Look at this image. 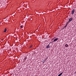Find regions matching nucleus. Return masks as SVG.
<instances>
[{
    "mask_svg": "<svg viewBox=\"0 0 76 76\" xmlns=\"http://www.w3.org/2000/svg\"><path fill=\"white\" fill-rule=\"evenodd\" d=\"M53 39H54V38H53V39H51L52 41H53Z\"/></svg>",
    "mask_w": 76,
    "mask_h": 76,
    "instance_id": "nucleus-14",
    "label": "nucleus"
},
{
    "mask_svg": "<svg viewBox=\"0 0 76 76\" xmlns=\"http://www.w3.org/2000/svg\"><path fill=\"white\" fill-rule=\"evenodd\" d=\"M3 39H1V41H3Z\"/></svg>",
    "mask_w": 76,
    "mask_h": 76,
    "instance_id": "nucleus-17",
    "label": "nucleus"
},
{
    "mask_svg": "<svg viewBox=\"0 0 76 76\" xmlns=\"http://www.w3.org/2000/svg\"><path fill=\"white\" fill-rule=\"evenodd\" d=\"M7 31V29L6 28H5L4 30V32H6Z\"/></svg>",
    "mask_w": 76,
    "mask_h": 76,
    "instance_id": "nucleus-6",
    "label": "nucleus"
},
{
    "mask_svg": "<svg viewBox=\"0 0 76 76\" xmlns=\"http://www.w3.org/2000/svg\"><path fill=\"white\" fill-rule=\"evenodd\" d=\"M20 27H21V28H23V26H20Z\"/></svg>",
    "mask_w": 76,
    "mask_h": 76,
    "instance_id": "nucleus-13",
    "label": "nucleus"
},
{
    "mask_svg": "<svg viewBox=\"0 0 76 76\" xmlns=\"http://www.w3.org/2000/svg\"><path fill=\"white\" fill-rule=\"evenodd\" d=\"M75 9H74L72 11V15H73L75 13Z\"/></svg>",
    "mask_w": 76,
    "mask_h": 76,
    "instance_id": "nucleus-1",
    "label": "nucleus"
},
{
    "mask_svg": "<svg viewBox=\"0 0 76 76\" xmlns=\"http://www.w3.org/2000/svg\"><path fill=\"white\" fill-rule=\"evenodd\" d=\"M47 58H46V59H45L42 62H43V63H45V61H46V60H47Z\"/></svg>",
    "mask_w": 76,
    "mask_h": 76,
    "instance_id": "nucleus-5",
    "label": "nucleus"
},
{
    "mask_svg": "<svg viewBox=\"0 0 76 76\" xmlns=\"http://www.w3.org/2000/svg\"><path fill=\"white\" fill-rule=\"evenodd\" d=\"M63 29H64V28H63Z\"/></svg>",
    "mask_w": 76,
    "mask_h": 76,
    "instance_id": "nucleus-16",
    "label": "nucleus"
},
{
    "mask_svg": "<svg viewBox=\"0 0 76 76\" xmlns=\"http://www.w3.org/2000/svg\"><path fill=\"white\" fill-rule=\"evenodd\" d=\"M53 42H54L52 41V42H50L49 44V45L50 44H53Z\"/></svg>",
    "mask_w": 76,
    "mask_h": 76,
    "instance_id": "nucleus-7",
    "label": "nucleus"
},
{
    "mask_svg": "<svg viewBox=\"0 0 76 76\" xmlns=\"http://www.w3.org/2000/svg\"><path fill=\"white\" fill-rule=\"evenodd\" d=\"M65 46V47H67L68 46V45L67 44Z\"/></svg>",
    "mask_w": 76,
    "mask_h": 76,
    "instance_id": "nucleus-8",
    "label": "nucleus"
},
{
    "mask_svg": "<svg viewBox=\"0 0 76 76\" xmlns=\"http://www.w3.org/2000/svg\"><path fill=\"white\" fill-rule=\"evenodd\" d=\"M50 44H49L46 47V48H50Z\"/></svg>",
    "mask_w": 76,
    "mask_h": 76,
    "instance_id": "nucleus-3",
    "label": "nucleus"
},
{
    "mask_svg": "<svg viewBox=\"0 0 76 76\" xmlns=\"http://www.w3.org/2000/svg\"><path fill=\"white\" fill-rule=\"evenodd\" d=\"M70 22H69V21H68L67 23H70Z\"/></svg>",
    "mask_w": 76,
    "mask_h": 76,
    "instance_id": "nucleus-12",
    "label": "nucleus"
},
{
    "mask_svg": "<svg viewBox=\"0 0 76 76\" xmlns=\"http://www.w3.org/2000/svg\"><path fill=\"white\" fill-rule=\"evenodd\" d=\"M68 24H69V23H66V25H68Z\"/></svg>",
    "mask_w": 76,
    "mask_h": 76,
    "instance_id": "nucleus-15",
    "label": "nucleus"
},
{
    "mask_svg": "<svg viewBox=\"0 0 76 76\" xmlns=\"http://www.w3.org/2000/svg\"><path fill=\"white\" fill-rule=\"evenodd\" d=\"M73 20V18H71L69 19V21L70 22H72V20Z\"/></svg>",
    "mask_w": 76,
    "mask_h": 76,
    "instance_id": "nucleus-2",
    "label": "nucleus"
},
{
    "mask_svg": "<svg viewBox=\"0 0 76 76\" xmlns=\"http://www.w3.org/2000/svg\"><path fill=\"white\" fill-rule=\"evenodd\" d=\"M67 26V25H66H66L65 26V28H66Z\"/></svg>",
    "mask_w": 76,
    "mask_h": 76,
    "instance_id": "nucleus-11",
    "label": "nucleus"
},
{
    "mask_svg": "<svg viewBox=\"0 0 76 76\" xmlns=\"http://www.w3.org/2000/svg\"><path fill=\"white\" fill-rule=\"evenodd\" d=\"M58 39V38H56L53 41V42H56V41H57V40Z\"/></svg>",
    "mask_w": 76,
    "mask_h": 76,
    "instance_id": "nucleus-4",
    "label": "nucleus"
},
{
    "mask_svg": "<svg viewBox=\"0 0 76 76\" xmlns=\"http://www.w3.org/2000/svg\"><path fill=\"white\" fill-rule=\"evenodd\" d=\"M26 58H27V57H26H26L24 58V60H26Z\"/></svg>",
    "mask_w": 76,
    "mask_h": 76,
    "instance_id": "nucleus-10",
    "label": "nucleus"
},
{
    "mask_svg": "<svg viewBox=\"0 0 76 76\" xmlns=\"http://www.w3.org/2000/svg\"><path fill=\"white\" fill-rule=\"evenodd\" d=\"M32 47H33V46L32 45H31L30 46V48H32Z\"/></svg>",
    "mask_w": 76,
    "mask_h": 76,
    "instance_id": "nucleus-9",
    "label": "nucleus"
}]
</instances>
